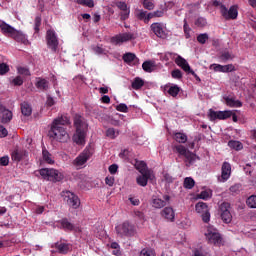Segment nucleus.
<instances>
[{
	"mask_svg": "<svg viewBox=\"0 0 256 256\" xmlns=\"http://www.w3.org/2000/svg\"><path fill=\"white\" fill-rule=\"evenodd\" d=\"M70 124L71 122L67 116L62 115L54 119L49 131V137L60 143H67L69 141V133H67L65 126Z\"/></svg>",
	"mask_w": 256,
	"mask_h": 256,
	"instance_id": "1",
	"label": "nucleus"
},
{
	"mask_svg": "<svg viewBox=\"0 0 256 256\" xmlns=\"http://www.w3.org/2000/svg\"><path fill=\"white\" fill-rule=\"evenodd\" d=\"M172 151L174 153H177L179 156H182L185 158V162H187L189 165H193L199 157L188 150L184 145L182 144H176L172 146Z\"/></svg>",
	"mask_w": 256,
	"mask_h": 256,
	"instance_id": "2",
	"label": "nucleus"
},
{
	"mask_svg": "<svg viewBox=\"0 0 256 256\" xmlns=\"http://www.w3.org/2000/svg\"><path fill=\"white\" fill-rule=\"evenodd\" d=\"M39 174L43 179L54 183L61 182L64 178L63 173L55 168H41Z\"/></svg>",
	"mask_w": 256,
	"mask_h": 256,
	"instance_id": "3",
	"label": "nucleus"
},
{
	"mask_svg": "<svg viewBox=\"0 0 256 256\" xmlns=\"http://www.w3.org/2000/svg\"><path fill=\"white\" fill-rule=\"evenodd\" d=\"M117 234L121 237H134L137 234L136 227L128 221L115 227Z\"/></svg>",
	"mask_w": 256,
	"mask_h": 256,
	"instance_id": "4",
	"label": "nucleus"
},
{
	"mask_svg": "<svg viewBox=\"0 0 256 256\" xmlns=\"http://www.w3.org/2000/svg\"><path fill=\"white\" fill-rule=\"evenodd\" d=\"M4 30L6 31V35L15 40L17 43H21L23 45L30 44L26 34H23L20 32V30H16V28H13V26H5Z\"/></svg>",
	"mask_w": 256,
	"mask_h": 256,
	"instance_id": "5",
	"label": "nucleus"
},
{
	"mask_svg": "<svg viewBox=\"0 0 256 256\" xmlns=\"http://www.w3.org/2000/svg\"><path fill=\"white\" fill-rule=\"evenodd\" d=\"M61 196L67 205L72 207L73 209H77L80 206L79 198L74 194V192H70V190H63L61 192Z\"/></svg>",
	"mask_w": 256,
	"mask_h": 256,
	"instance_id": "6",
	"label": "nucleus"
},
{
	"mask_svg": "<svg viewBox=\"0 0 256 256\" xmlns=\"http://www.w3.org/2000/svg\"><path fill=\"white\" fill-rule=\"evenodd\" d=\"M208 242L214 245H220L223 242V238H221V234H219V230L215 229L213 226H209L207 228V232L205 233Z\"/></svg>",
	"mask_w": 256,
	"mask_h": 256,
	"instance_id": "7",
	"label": "nucleus"
},
{
	"mask_svg": "<svg viewBox=\"0 0 256 256\" xmlns=\"http://www.w3.org/2000/svg\"><path fill=\"white\" fill-rule=\"evenodd\" d=\"M46 42L48 48H50L53 53H56L59 47V40L55 30H47Z\"/></svg>",
	"mask_w": 256,
	"mask_h": 256,
	"instance_id": "8",
	"label": "nucleus"
},
{
	"mask_svg": "<svg viewBox=\"0 0 256 256\" xmlns=\"http://www.w3.org/2000/svg\"><path fill=\"white\" fill-rule=\"evenodd\" d=\"M232 111L231 110H225V111H215L213 109L209 110L208 118L211 122H215V120H227L231 118Z\"/></svg>",
	"mask_w": 256,
	"mask_h": 256,
	"instance_id": "9",
	"label": "nucleus"
},
{
	"mask_svg": "<svg viewBox=\"0 0 256 256\" xmlns=\"http://www.w3.org/2000/svg\"><path fill=\"white\" fill-rule=\"evenodd\" d=\"M195 210L197 213L202 214V221L204 223H209L211 221V213L207 203L199 202L195 205Z\"/></svg>",
	"mask_w": 256,
	"mask_h": 256,
	"instance_id": "10",
	"label": "nucleus"
},
{
	"mask_svg": "<svg viewBox=\"0 0 256 256\" xmlns=\"http://www.w3.org/2000/svg\"><path fill=\"white\" fill-rule=\"evenodd\" d=\"M221 15L225 20H235L238 16V6L232 5L229 9L225 5H221Z\"/></svg>",
	"mask_w": 256,
	"mask_h": 256,
	"instance_id": "11",
	"label": "nucleus"
},
{
	"mask_svg": "<svg viewBox=\"0 0 256 256\" xmlns=\"http://www.w3.org/2000/svg\"><path fill=\"white\" fill-rule=\"evenodd\" d=\"M139 172L142 175H138V178H136V183L142 187H146L148 180H152L154 175L150 169H140Z\"/></svg>",
	"mask_w": 256,
	"mask_h": 256,
	"instance_id": "12",
	"label": "nucleus"
},
{
	"mask_svg": "<svg viewBox=\"0 0 256 256\" xmlns=\"http://www.w3.org/2000/svg\"><path fill=\"white\" fill-rule=\"evenodd\" d=\"M150 31L160 39L167 38V32L165 30L164 23L162 22H153L150 25Z\"/></svg>",
	"mask_w": 256,
	"mask_h": 256,
	"instance_id": "13",
	"label": "nucleus"
},
{
	"mask_svg": "<svg viewBox=\"0 0 256 256\" xmlns=\"http://www.w3.org/2000/svg\"><path fill=\"white\" fill-rule=\"evenodd\" d=\"M133 39H135V36L132 34V32H124L123 34H117L116 36H113L111 38V43L114 45H121Z\"/></svg>",
	"mask_w": 256,
	"mask_h": 256,
	"instance_id": "14",
	"label": "nucleus"
},
{
	"mask_svg": "<svg viewBox=\"0 0 256 256\" xmlns=\"http://www.w3.org/2000/svg\"><path fill=\"white\" fill-rule=\"evenodd\" d=\"M219 213L222 221L226 224H229L232 221V215L230 213V204L224 202L219 207Z\"/></svg>",
	"mask_w": 256,
	"mask_h": 256,
	"instance_id": "15",
	"label": "nucleus"
},
{
	"mask_svg": "<svg viewBox=\"0 0 256 256\" xmlns=\"http://www.w3.org/2000/svg\"><path fill=\"white\" fill-rule=\"evenodd\" d=\"M91 156V150L86 148L73 160V165L77 167L83 166L91 158Z\"/></svg>",
	"mask_w": 256,
	"mask_h": 256,
	"instance_id": "16",
	"label": "nucleus"
},
{
	"mask_svg": "<svg viewBox=\"0 0 256 256\" xmlns=\"http://www.w3.org/2000/svg\"><path fill=\"white\" fill-rule=\"evenodd\" d=\"M74 126L76 129V132H87L88 124L84 117H82L79 114H76L74 117Z\"/></svg>",
	"mask_w": 256,
	"mask_h": 256,
	"instance_id": "17",
	"label": "nucleus"
},
{
	"mask_svg": "<svg viewBox=\"0 0 256 256\" xmlns=\"http://www.w3.org/2000/svg\"><path fill=\"white\" fill-rule=\"evenodd\" d=\"M13 119L12 111L8 110L5 106L0 104V123L8 124Z\"/></svg>",
	"mask_w": 256,
	"mask_h": 256,
	"instance_id": "18",
	"label": "nucleus"
},
{
	"mask_svg": "<svg viewBox=\"0 0 256 256\" xmlns=\"http://www.w3.org/2000/svg\"><path fill=\"white\" fill-rule=\"evenodd\" d=\"M160 216L168 222H175V210L172 207H165L161 212Z\"/></svg>",
	"mask_w": 256,
	"mask_h": 256,
	"instance_id": "19",
	"label": "nucleus"
},
{
	"mask_svg": "<svg viewBox=\"0 0 256 256\" xmlns=\"http://www.w3.org/2000/svg\"><path fill=\"white\" fill-rule=\"evenodd\" d=\"M61 228L66 231H75V232H80V229L78 227H75L71 222H69L68 218H63L60 220Z\"/></svg>",
	"mask_w": 256,
	"mask_h": 256,
	"instance_id": "20",
	"label": "nucleus"
},
{
	"mask_svg": "<svg viewBox=\"0 0 256 256\" xmlns=\"http://www.w3.org/2000/svg\"><path fill=\"white\" fill-rule=\"evenodd\" d=\"M231 175V165L229 162L225 161L222 164L221 179L223 182L227 181Z\"/></svg>",
	"mask_w": 256,
	"mask_h": 256,
	"instance_id": "21",
	"label": "nucleus"
},
{
	"mask_svg": "<svg viewBox=\"0 0 256 256\" xmlns=\"http://www.w3.org/2000/svg\"><path fill=\"white\" fill-rule=\"evenodd\" d=\"M35 87L41 91H48L50 82L44 78L38 77L36 78Z\"/></svg>",
	"mask_w": 256,
	"mask_h": 256,
	"instance_id": "22",
	"label": "nucleus"
},
{
	"mask_svg": "<svg viewBox=\"0 0 256 256\" xmlns=\"http://www.w3.org/2000/svg\"><path fill=\"white\" fill-rule=\"evenodd\" d=\"M175 63L176 65H178L184 72L188 73L189 71H191V67L189 65V63L187 62V60H185L184 58H182L181 56H178L175 59Z\"/></svg>",
	"mask_w": 256,
	"mask_h": 256,
	"instance_id": "23",
	"label": "nucleus"
},
{
	"mask_svg": "<svg viewBox=\"0 0 256 256\" xmlns=\"http://www.w3.org/2000/svg\"><path fill=\"white\" fill-rule=\"evenodd\" d=\"M86 138V132L84 131H76V134L73 136V142L77 145H84Z\"/></svg>",
	"mask_w": 256,
	"mask_h": 256,
	"instance_id": "24",
	"label": "nucleus"
},
{
	"mask_svg": "<svg viewBox=\"0 0 256 256\" xmlns=\"http://www.w3.org/2000/svg\"><path fill=\"white\" fill-rule=\"evenodd\" d=\"M55 248L58 250V252L60 254H67L71 250V244L63 243V242H57V243H55Z\"/></svg>",
	"mask_w": 256,
	"mask_h": 256,
	"instance_id": "25",
	"label": "nucleus"
},
{
	"mask_svg": "<svg viewBox=\"0 0 256 256\" xmlns=\"http://www.w3.org/2000/svg\"><path fill=\"white\" fill-rule=\"evenodd\" d=\"M25 156V151L20 149H15L11 153V159L15 162H20Z\"/></svg>",
	"mask_w": 256,
	"mask_h": 256,
	"instance_id": "26",
	"label": "nucleus"
},
{
	"mask_svg": "<svg viewBox=\"0 0 256 256\" xmlns=\"http://www.w3.org/2000/svg\"><path fill=\"white\" fill-rule=\"evenodd\" d=\"M42 158L43 161L49 165H53L55 163L52 154L46 148L42 149Z\"/></svg>",
	"mask_w": 256,
	"mask_h": 256,
	"instance_id": "27",
	"label": "nucleus"
},
{
	"mask_svg": "<svg viewBox=\"0 0 256 256\" xmlns=\"http://www.w3.org/2000/svg\"><path fill=\"white\" fill-rule=\"evenodd\" d=\"M225 103L228 107H242V102L240 100H235L234 97H225Z\"/></svg>",
	"mask_w": 256,
	"mask_h": 256,
	"instance_id": "28",
	"label": "nucleus"
},
{
	"mask_svg": "<svg viewBox=\"0 0 256 256\" xmlns=\"http://www.w3.org/2000/svg\"><path fill=\"white\" fill-rule=\"evenodd\" d=\"M20 107L22 115L25 117H30V115H32V107L28 102L21 103Z\"/></svg>",
	"mask_w": 256,
	"mask_h": 256,
	"instance_id": "29",
	"label": "nucleus"
},
{
	"mask_svg": "<svg viewBox=\"0 0 256 256\" xmlns=\"http://www.w3.org/2000/svg\"><path fill=\"white\" fill-rule=\"evenodd\" d=\"M173 139L179 144H185L188 141V136L182 132L174 133Z\"/></svg>",
	"mask_w": 256,
	"mask_h": 256,
	"instance_id": "30",
	"label": "nucleus"
},
{
	"mask_svg": "<svg viewBox=\"0 0 256 256\" xmlns=\"http://www.w3.org/2000/svg\"><path fill=\"white\" fill-rule=\"evenodd\" d=\"M134 15L136 16V19L144 22V24H147V11L146 10L136 9V12H134Z\"/></svg>",
	"mask_w": 256,
	"mask_h": 256,
	"instance_id": "31",
	"label": "nucleus"
},
{
	"mask_svg": "<svg viewBox=\"0 0 256 256\" xmlns=\"http://www.w3.org/2000/svg\"><path fill=\"white\" fill-rule=\"evenodd\" d=\"M228 147L235 151H241L243 149V144L240 141L230 140L228 141Z\"/></svg>",
	"mask_w": 256,
	"mask_h": 256,
	"instance_id": "32",
	"label": "nucleus"
},
{
	"mask_svg": "<svg viewBox=\"0 0 256 256\" xmlns=\"http://www.w3.org/2000/svg\"><path fill=\"white\" fill-rule=\"evenodd\" d=\"M218 58L221 62L226 63L228 60H232L234 56L228 51H223L220 53Z\"/></svg>",
	"mask_w": 256,
	"mask_h": 256,
	"instance_id": "33",
	"label": "nucleus"
},
{
	"mask_svg": "<svg viewBox=\"0 0 256 256\" xmlns=\"http://www.w3.org/2000/svg\"><path fill=\"white\" fill-rule=\"evenodd\" d=\"M167 205V202L164 200H161L159 198H155L152 200V207L155 209H161Z\"/></svg>",
	"mask_w": 256,
	"mask_h": 256,
	"instance_id": "34",
	"label": "nucleus"
},
{
	"mask_svg": "<svg viewBox=\"0 0 256 256\" xmlns=\"http://www.w3.org/2000/svg\"><path fill=\"white\" fill-rule=\"evenodd\" d=\"M196 182L194 178H184L183 187L185 189L191 190L195 187Z\"/></svg>",
	"mask_w": 256,
	"mask_h": 256,
	"instance_id": "35",
	"label": "nucleus"
},
{
	"mask_svg": "<svg viewBox=\"0 0 256 256\" xmlns=\"http://www.w3.org/2000/svg\"><path fill=\"white\" fill-rule=\"evenodd\" d=\"M183 23H184L183 24V31H184L185 38L190 39L192 28L189 26L187 19H184Z\"/></svg>",
	"mask_w": 256,
	"mask_h": 256,
	"instance_id": "36",
	"label": "nucleus"
},
{
	"mask_svg": "<svg viewBox=\"0 0 256 256\" xmlns=\"http://www.w3.org/2000/svg\"><path fill=\"white\" fill-rule=\"evenodd\" d=\"M144 84H145V82L141 78L136 77V78H134V81L132 83V88L134 90H139L144 86Z\"/></svg>",
	"mask_w": 256,
	"mask_h": 256,
	"instance_id": "37",
	"label": "nucleus"
},
{
	"mask_svg": "<svg viewBox=\"0 0 256 256\" xmlns=\"http://www.w3.org/2000/svg\"><path fill=\"white\" fill-rule=\"evenodd\" d=\"M195 26L198 28H204L207 26L208 21L205 17H198L195 22H194Z\"/></svg>",
	"mask_w": 256,
	"mask_h": 256,
	"instance_id": "38",
	"label": "nucleus"
},
{
	"mask_svg": "<svg viewBox=\"0 0 256 256\" xmlns=\"http://www.w3.org/2000/svg\"><path fill=\"white\" fill-rule=\"evenodd\" d=\"M123 60L124 62H126L127 64H131L132 62L138 60L136 55L133 53H126L123 56Z\"/></svg>",
	"mask_w": 256,
	"mask_h": 256,
	"instance_id": "39",
	"label": "nucleus"
},
{
	"mask_svg": "<svg viewBox=\"0 0 256 256\" xmlns=\"http://www.w3.org/2000/svg\"><path fill=\"white\" fill-rule=\"evenodd\" d=\"M41 25H42V17H41V15H37L34 19V31H35V33L40 32Z\"/></svg>",
	"mask_w": 256,
	"mask_h": 256,
	"instance_id": "40",
	"label": "nucleus"
},
{
	"mask_svg": "<svg viewBox=\"0 0 256 256\" xmlns=\"http://www.w3.org/2000/svg\"><path fill=\"white\" fill-rule=\"evenodd\" d=\"M120 132L116 131L114 128L107 129L106 135L108 138L114 140L119 136Z\"/></svg>",
	"mask_w": 256,
	"mask_h": 256,
	"instance_id": "41",
	"label": "nucleus"
},
{
	"mask_svg": "<svg viewBox=\"0 0 256 256\" xmlns=\"http://www.w3.org/2000/svg\"><path fill=\"white\" fill-rule=\"evenodd\" d=\"M209 39H210V36L207 33L198 34L197 36V42L202 45H205Z\"/></svg>",
	"mask_w": 256,
	"mask_h": 256,
	"instance_id": "42",
	"label": "nucleus"
},
{
	"mask_svg": "<svg viewBox=\"0 0 256 256\" xmlns=\"http://www.w3.org/2000/svg\"><path fill=\"white\" fill-rule=\"evenodd\" d=\"M167 92L172 97H177L178 94L180 93V87L178 85L171 86Z\"/></svg>",
	"mask_w": 256,
	"mask_h": 256,
	"instance_id": "43",
	"label": "nucleus"
},
{
	"mask_svg": "<svg viewBox=\"0 0 256 256\" xmlns=\"http://www.w3.org/2000/svg\"><path fill=\"white\" fill-rule=\"evenodd\" d=\"M142 6H144V9L148 11H152L155 8V4L152 0H142Z\"/></svg>",
	"mask_w": 256,
	"mask_h": 256,
	"instance_id": "44",
	"label": "nucleus"
},
{
	"mask_svg": "<svg viewBox=\"0 0 256 256\" xmlns=\"http://www.w3.org/2000/svg\"><path fill=\"white\" fill-rule=\"evenodd\" d=\"M154 68V64L150 61H146L142 63V69H144L145 72L152 73Z\"/></svg>",
	"mask_w": 256,
	"mask_h": 256,
	"instance_id": "45",
	"label": "nucleus"
},
{
	"mask_svg": "<svg viewBox=\"0 0 256 256\" xmlns=\"http://www.w3.org/2000/svg\"><path fill=\"white\" fill-rule=\"evenodd\" d=\"M246 204L249 208L256 209V196L255 195L250 196L247 199Z\"/></svg>",
	"mask_w": 256,
	"mask_h": 256,
	"instance_id": "46",
	"label": "nucleus"
},
{
	"mask_svg": "<svg viewBox=\"0 0 256 256\" xmlns=\"http://www.w3.org/2000/svg\"><path fill=\"white\" fill-rule=\"evenodd\" d=\"M77 4L82 5V6H86V7H89V8L94 7V1L93 0H77Z\"/></svg>",
	"mask_w": 256,
	"mask_h": 256,
	"instance_id": "47",
	"label": "nucleus"
},
{
	"mask_svg": "<svg viewBox=\"0 0 256 256\" xmlns=\"http://www.w3.org/2000/svg\"><path fill=\"white\" fill-rule=\"evenodd\" d=\"M235 66L233 64H228V65H222V73H230L235 71Z\"/></svg>",
	"mask_w": 256,
	"mask_h": 256,
	"instance_id": "48",
	"label": "nucleus"
},
{
	"mask_svg": "<svg viewBox=\"0 0 256 256\" xmlns=\"http://www.w3.org/2000/svg\"><path fill=\"white\" fill-rule=\"evenodd\" d=\"M140 256H156V254L153 250L144 248L140 251Z\"/></svg>",
	"mask_w": 256,
	"mask_h": 256,
	"instance_id": "49",
	"label": "nucleus"
},
{
	"mask_svg": "<svg viewBox=\"0 0 256 256\" xmlns=\"http://www.w3.org/2000/svg\"><path fill=\"white\" fill-rule=\"evenodd\" d=\"M171 76L174 79H182L183 78V73L179 69H175L171 72Z\"/></svg>",
	"mask_w": 256,
	"mask_h": 256,
	"instance_id": "50",
	"label": "nucleus"
},
{
	"mask_svg": "<svg viewBox=\"0 0 256 256\" xmlns=\"http://www.w3.org/2000/svg\"><path fill=\"white\" fill-rule=\"evenodd\" d=\"M11 83L14 86H22L23 83H24V80H23V78L21 76H17L14 79H12Z\"/></svg>",
	"mask_w": 256,
	"mask_h": 256,
	"instance_id": "51",
	"label": "nucleus"
},
{
	"mask_svg": "<svg viewBox=\"0 0 256 256\" xmlns=\"http://www.w3.org/2000/svg\"><path fill=\"white\" fill-rule=\"evenodd\" d=\"M198 198L202 199V200H208L209 198H211V194H210V192H208V190H203L198 195Z\"/></svg>",
	"mask_w": 256,
	"mask_h": 256,
	"instance_id": "52",
	"label": "nucleus"
},
{
	"mask_svg": "<svg viewBox=\"0 0 256 256\" xmlns=\"http://www.w3.org/2000/svg\"><path fill=\"white\" fill-rule=\"evenodd\" d=\"M116 110L120 111L121 113H128L129 108H128V106L126 104L121 103V104L116 106Z\"/></svg>",
	"mask_w": 256,
	"mask_h": 256,
	"instance_id": "53",
	"label": "nucleus"
},
{
	"mask_svg": "<svg viewBox=\"0 0 256 256\" xmlns=\"http://www.w3.org/2000/svg\"><path fill=\"white\" fill-rule=\"evenodd\" d=\"M9 71H10V68L7 64H5V63L0 64V75H5Z\"/></svg>",
	"mask_w": 256,
	"mask_h": 256,
	"instance_id": "54",
	"label": "nucleus"
},
{
	"mask_svg": "<svg viewBox=\"0 0 256 256\" xmlns=\"http://www.w3.org/2000/svg\"><path fill=\"white\" fill-rule=\"evenodd\" d=\"M9 161H10V158L7 155L0 157V166H3V167L8 166Z\"/></svg>",
	"mask_w": 256,
	"mask_h": 256,
	"instance_id": "55",
	"label": "nucleus"
},
{
	"mask_svg": "<svg viewBox=\"0 0 256 256\" xmlns=\"http://www.w3.org/2000/svg\"><path fill=\"white\" fill-rule=\"evenodd\" d=\"M210 69L214 70V72L223 73V65H221V64H212V65H210Z\"/></svg>",
	"mask_w": 256,
	"mask_h": 256,
	"instance_id": "56",
	"label": "nucleus"
},
{
	"mask_svg": "<svg viewBox=\"0 0 256 256\" xmlns=\"http://www.w3.org/2000/svg\"><path fill=\"white\" fill-rule=\"evenodd\" d=\"M18 73L20 75H25V76H30L31 73H30V70L28 68H25V67H20L17 69Z\"/></svg>",
	"mask_w": 256,
	"mask_h": 256,
	"instance_id": "57",
	"label": "nucleus"
},
{
	"mask_svg": "<svg viewBox=\"0 0 256 256\" xmlns=\"http://www.w3.org/2000/svg\"><path fill=\"white\" fill-rule=\"evenodd\" d=\"M241 189V184H234L233 186H230L229 190L231 193L238 194Z\"/></svg>",
	"mask_w": 256,
	"mask_h": 256,
	"instance_id": "58",
	"label": "nucleus"
},
{
	"mask_svg": "<svg viewBox=\"0 0 256 256\" xmlns=\"http://www.w3.org/2000/svg\"><path fill=\"white\" fill-rule=\"evenodd\" d=\"M163 178H164V181L167 182L168 184H171L174 182L173 176L169 173H164Z\"/></svg>",
	"mask_w": 256,
	"mask_h": 256,
	"instance_id": "59",
	"label": "nucleus"
},
{
	"mask_svg": "<svg viewBox=\"0 0 256 256\" xmlns=\"http://www.w3.org/2000/svg\"><path fill=\"white\" fill-rule=\"evenodd\" d=\"M105 183L109 186V187H113L114 183H115V179L114 176H107L105 178Z\"/></svg>",
	"mask_w": 256,
	"mask_h": 256,
	"instance_id": "60",
	"label": "nucleus"
},
{
	"mask_svg": "<svg viewBox=\"0 0 256 256\" xmlns=\"http://www.w3.org/2000/svg\"><path fill=\"white\" fill-rule=\"evenodd\" d=\"M117 7L122 10V11H126L128 10V6L126 2L120 1L117 3Z\"/></svg>",
	"mask_w": 256,
	"mask_h": 256,
	"instance_id": "61",
	"label": "nucleus"
},
{
	"mask_svg": "<svg viewBox=\"0 0 256 256\" xmlns=\"http://www.w3.org/2000/svg\"><path fill=\"white\" fill-rule=\"evenodd\" d=\"M129 15H130V10H124L121 12V20L122 21H125L129 18Z\"/></svg>",
	"mask_w": 256,
	"mask_h": 256,
	"instance_id": "62",
	"label": "nucleus"
},
{
	"mask_svg": "<svg viewBox=\"0 0 256 256\" xmlns=\"http://www.w3.org/2000/svg\"><path fill=\"white\" fill-rule=\"evenodd\" d=\"M118 171V165L117 164H111L109 166V172L112 174V175H115Z\"/></svg>",
	"mask_w": 256,
	"mask_h": 256,
	"instance_id": "63",
	"label": "nucleus"
},
{
	"mask_svg": "<svg viewBox=\"0 0 256 256\" xmlns=\"http://www.w3.org/2000/svg\"><path fill=\"white\" fill-rule=\"evenodd\" d=\"M193 256H205V253L202 248H199L193 251Z\"/></svg>",
	"mask_w": 256,
	"mask_h": 256,
	"instance_id": "64",
	"label": "nucleus"
}]
</instances>
